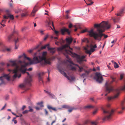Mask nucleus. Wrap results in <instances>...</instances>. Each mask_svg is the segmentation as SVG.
Returning <instances> with one entry per match:
<instances>
[{
	"label": "nucleus",
	"mask_w": 125,
	"mask_h": 125,
	"mask_svg": "<svg viewBox=\"0 0 125 125\" xmlns=\"http://www.w3.org/2000/svg\"><path fill=\"white\" fill-rule=\"evenodd\" d=\"M85 2L86 3L87 5H91L93 4L94 3V2H91V3H88L87 4L86 2V1H85Z\"/></svg>",
	"instance_id": "nucleus-48"
},
{
	"label": "nucleus",
	"mask_w": 125,
	"mask_h": 125,
	"mask_svg": "<svg viewBox=\"0 0 125 125\" xmlns=\"http://www.w3.org/2000/svg\"><path fill=\"white\" fill-rule=\"evenodd\" d=\"M26 73L29 76L25 79L24 83L19 85V87L22 88H25L27 86H30L31 85V82L32 81L31 76L30 75L29 73Z\"/></svg>",
	"instance_id": "nucleus-7"
},
{
	"label": "nucleus",
	"mask_w": 125,
	"mask_h": 125,
	"mask_svg": "<svg viewBox=\"0 0 125 125\" xmlns=\"http://www.w3.org/2000/svg\"><path fill=\"white\" fill-rule=\"evenodd\" d=\"M48 35H46L45 36V38L44 39V40H45L48 38Z\"/></svg>",
	"instance_id": "nucleus-49"
},
{
	"label": "nucleus",
	"mask_w": 125,
	"mask_h": 125,
	"mask_svg": "<svg viewBox=\"0 0 125 125\" xmlns=\"http://www.w3.org/2000/svg\"><path fill=\"white\" fill-rule=\"evenodd\" d=\"M49 44H48L45 45L44 46H42L41 47V49H45V48L47 47L48 48V47H49Z\"/></svg>",
	"instance_id": "nucleus-26"
},
{
	"label": "nucleus",
	"mask_w": 125,
	"mask_h": 125,
	"mask_svg": "<svg viewBox=\"0 0 125 125\" xmlns=\"http://www.w3.org/2000/svg\"><path fill=\"white\" fill-rule=\"evenodd\" d=\"M9 98V95H6L5 97V99L6 100H7Z\"/></svg>",
	"instance_id": "nucleus-52"
},
{
	"label": "nucleus",
	"mask_w": 125,
	"mask_h": 125,
	"mask_svg": "<svg viewBox=\"0 0 125 125\" xmlns=\"http://www.w3.org/2000/svg\"><path fill=\"white\" fill-rule=\"evenodd\" d=\"M44 74V72H42L41 73H39L38 74V76H41L42 77Z\"/></svg>",
	"instance_id": "nucleus-34"
},
{
	"label": "nucleus",
	"mask_w": 125,
	"mask_h": 125,
	"mask_svg": "<svg viewBox=\"0 0 125 125\" xmlns=\"http://www.w3.org/2000/svg\"><path fill=\"white\" fill-rule=\"evenodd\" d=\"M68 61L70 63L72 64L73 65L77 66L79 69H78V71L79 72H82L83 71V68L82 67H80L79 66L78 64L73 63V62L70 59H69Z\"/></svg>",
	"instance_id": "nucleus-13"
},
{
	"label": "nucleus",
	"mask_w": 125,
	"mask_h": 125,
	"mask_svg": "<svg viewBox=\"0 0 125 125\" xmlns=\"http://www.w3.org/2000/svg\"><path fill=\"white\" fill-rule=\"evenodd\" d=\"M23 56H24L25 59H26L30 61V64H31L33 63H37L41 62V64L42 66L47 65V64L50 65L51 64L50 62L52 60L51 58L47 59L44 57H41L40 56H35L33 58V60H31V58L27 57L25 54L24 53L23 55L19 56V59L21 58Z\"/></svg>",
	"instance_id": "nucleus-3"
},
{
	"label": "nucleus",
	"mask_w": 125,
	"mask_h": 125,
	"mask_svg": "<svg viewBox=\"0 0 125 125\" xmlns=\"http://www.w3.org/2000/svg\"><path fill=\"white\" fill-rule=\"evenodd\" d=\"M47 53L46 52H43L42 53V56H41V57H44L45 58H46L45 57V56L46 55Z\"/></svg>",
	"instance_id": "nucleus-33"
},
{
	"label": "nucleus",
	"mask_w": 125,
	"mask_h": 125,
	"mask_svg": "<svg viewBox=\"0 0 125 125\" xmlns=\"http://www.w3.org/2000/svg\"><path fill=\"white\" fill-rule=\"evenodd\" d=\"M114 92L115 94L114 96L112 97H108L107 98V99L108 101H110L112 99H115L118 97L120 93V90L117 89H115L114 90Z\"/></svg>",
	"instance_id": "nucleus-9"
},
{
	"label": "nucleus",
	"mask_w": 125,
	"mask_h": 125,
	"mask_svg": "<svg viewBox=\"0 0 125 125\" xmlns=\"http://www.w3.org/2000/svg\"><path fill=\"white\" fill-rule=\"evenodd\" d=\"M111 78L112 79V81L110 82L107 81L105 84V91L107 93L105 94V96H106L108 93H110L114 90L113 87L112 85L111 84L113 82L115 81V78L112 77H111Z\"/></svg>",
	"instance_id": "nucleus-5"
},
{
	"label": "nucleus",
	"mask_w": 125,
	"mask_h": 125,
	"mask_svg": "<svg viewBox=\"0 0 125 125\" xmlns=\"http://www.w3.org/2000/svg\"><path fill=\"white\" fill-rule=\"evenodd\" d=\"M26 107V106L25 105H23L22 108V110H23Z\"/></svg>",
	"instance_id": "nucleus-57"
},
{
	"label": "nucleus",
	"mask_w": 125,
	"mask_h": 125,
	"mask_svg": "<svg viewBox=\"0 0 125 125\" xmlns=\"http://www.w3.org/2000/svg\"><path fill=\"white\" fill-rule=\"evenodd\" d=\"M117 41V39H116V40H114L113 41L111 42V43H113L114 42H115Z\"/></svg>",
	"instance_id": "nucleus-61"
},
{
	"label": "nucleus",
	"mask_w": 125,
	"mask_h": 125,
	"mask_svg": "<svg viewBox=\"0 0 125 125\" xmlns=\"http://www.w3.org/2000/svg\"><path fill=\"white\" fill-rule=\"evenodd\" d=\"M28 108L29 109V110H28L29 112H33V109L31 107L29 106Z\"/></svg>",
	"instance_id": "nucleus-36"
},
{
	"label": "nucleus",
	"mask_w": 125,
	"mask_h": 125,
	"mask_svg": "<svg viewBox=\"0 0 125 125\" xmlns=\"http://www.w3.org/2000/svg\"><path fill=\"white\" fill-rule=\"evenodd\" d=\"M10 7L11 8H13V3L10 2L9 4Z\"/></svg>",
	"instance_id": "nucleus-45"
},
{
	"label": "nucleus",
	"mask_w": 125,
	"mask_h": 125,
	"mask_svg": "<svg viewBox=\"0 0 125 125\" xmlns=\"http://www.w3.org/2000/svg\"><path fill=\"white\" fill-rule=\"evenodd\" d=\"M121 90L122 91H125V83L124 85L121 88Z\"/></svg>",
	"instance_id": "nucleus-32"
},
{
	"label": "nucleus",
	"mask_w": 125,
	"mask_h": 125,
	"mask_svg": "<svg viewBox=\"0 0 125 125\" xmlns=\"http://www.w3.org/2000/svg\"><path fill=\"white\" fill-rule=\"evenodd\" d=\"M29 112V111L28 110H25V111H23L22 112V113L23 114H27Z\"/></svg>",
	"instance_id": "nucleus-43"
},
{
	"label": "nucleus",
	"mask_w": 125,
	"mask_h": 125,
	"mask_svg": "<svg viewBox=\"0 0 125 125\" xmlns=\"http://www.w3.org/2000/svg\"><path fill=\"white\" fill-rule=\"evenodd\" d=\"M74 27L75 28H76L74 29V31H77V29H78V28H76V26L75 25L74 26Z\"/></svg>",
	"instance_id": "nucleus-58"
},
{
	"label": "nucleus",
	"mask_w": 125,
	"mask_h": 125,
	"mask_svg": "<svg viewBox=\"0 0 125 125\" xmlns=\"http://www.w3.org/2000/svg\"><path fill=\"white\" fill-rule=\"evenodd\" d=\"M48 50L50 51V53H53L55 52L54 50L55 48H49V47H48Z\"/></svg>",
	"instance_id": "nucleus-19"
},
{
	"label": "nucleus",
	"mask_w": 125,
	"mask_h": 125,
	"mask_svg": "<svg viewBox=\"0 0 125 125\" xmlns=\"http://www.w3.org/2000/svg\"><path fill=\"white\" fill-rule=\"evenodd\" d=\"M14 33H17V32H16V31H13V33L12 34H11L8 37V41H10V39H11L12 36L13 35V34Z\"/></svg>",
	"instance_id": "nucleus-23"
},
{
	"label": "nucleus",
	"mask_w": 125,
	"mask_h": 125,
	"mask_svg": "<svg viewBox=\"0 0 125 125\" xmlns=\"http://www.w3.org/2000/svg\"><path fill=\"white\" fill-rule=\"evenodd\" d=\"M60 32L61 34L63 35L64 34L65 32H67L68 34H69L70 33V32L69 31L68 29L64 28L63 29H61L60 30Z\"/></svg>",
	"instance_id": "nucleus-14"
},
{
	"label": "nucleus",
	"mask_w": 125,
	"mask_h": 125,
	"mask_svg": "<svg viewBox=\"0 0 125 125\" xmlns=\"http://www.w3.org/2000/svg\"><path fill=\"white\" fill-rule=\"evenodd\" d=\"M97 111V110H95L94 111L93 113V114L94 115H95Z\"/></svg>",
	"instance_id": "nucleus-59"
},
{
	"label": "nucleus",
	"mask_w": 125,
	"mask_h": 125,
	"mask_svg": "<svg viewBox=\"0 0 125 125\" xmlns=\"http://www.w3.org/2000/svg\"><path fill=\"white\" fill-rule=\"evenodd\" d=\"M12 121L14 122V123L15 124H16L17 123V121H16V120H12Z\"/></svg>",
	"instance_id": "nucleus-64"
},
{
	"label": "nucleus",
	"mask_w": 125,
	"mask_h": 125,
	"mask_svg": "<svg viewBox=\"0 0 125 125\" xmlns=\"http://www.w3.org/2000/svg\"><path fill=\"white\" fill-rule=\"evenodd\" d=\"M124 10L122 9L120 10L119 12H118L117 14H115V15H116L117 16H121L122 14L124 12Z\"/></svg>",
	"instance_id": "nucleus-22"
},
{
	"label": "nucleus",
	"mask_w": 125,
	"mask_h": 125,
	"mask_svg": "<svg viewBox=\"0 0 125 125\" xmlns=\"http://www.w3.org/2000/svg\"><path fill=\"white\" fill-rule=\"evenodd\" d=\"M45 92L46 93L50 95H52V94H51L49 92L45 91Z\"/></svg>",
	"instance_id": "nucleus-54"
},
{
	"label": "nucleus",
	"mask_w": 125,
	"mask_h": 125,
	"mask_svg": "<svg viewBox=\"0 0 125 125\" xmlns=\"http://www.w3.org/2000/svg\"><path fill=\"white\" fill-rule=\"evenodd\" d=\"M37 104L39 105L41 107H43V102H39L37 103Z\"/></svg>",
	"instance_id": "nucleus-30"
},
{
	"label": "nucleus",
	"mask_w": 125,
	"mask_h": 125,
	"mask_svg": "<svg viewBox=\"0 0 125 125\" xmlns=\"http://www.w3.org/2000/svg\"><path fill=\"white\" fill-rule=\"evenodd\" d=\"M124 101H122L121 103V108L122 109V110H123L125 109V107L124 106Z\"/></svg>",
	"instance_id": "nucleus-21"
},
{
	"label": "nucleus",
	"mask_w": 125,
	"mask_h": 125,
	"mask_svg": "<svg viewBox=\"0 0 125 125\" xmlns=\"http://www.w3.org/2000/svg\"><path fill=\"white\" fill-rule=\"evenodd\" d=\"M88 31H87V29H85L83 30L81 32V33H84L86 31H87L88 32ZM88 33H89V32H88ZM88 34H89V33H88Z\"/></svg>",
	"instance_id": "nucleus-37"
},
{
	"label": "nucleus",
	"mask_w": 125,
	"mask_h": 125,
	"mask_svg": "<svg viewBox=\"0 0 125 125\" xmlns=\"http://www.w3.org/2000/svg\"><path fill=\"white\" fill-rule=\"evenodd\" d=\"M94 106L91 105H87L84 106V108L86 110H88L92 108Z\"/></svg>",
	"instance_id": "nucleus-18"
},
{
	"label": "nucleus",
	"mask_w": 125,
	"mask_h": 125,
	"mask_svg": "<svg viewBox=\"0 0 125 125\" xmlns=\"http://www.w3.org/2000/svg\"><path fill=\"white\" fill-rule=\"evenodd\" d=\"M62 108H70V107L68 105H62Z\"/></svg>",
	"instance_id": "nucleus-28"
},
{
	"label": "nucleus",
	"mask_w": 125,
	"mask_h": 125,
	"mask_svg": "<svg viewBox=\"0 0 125 125\" xmlns=\"http://www.w3.org/2000/svg\"><path fill=\"white\" fill-rule=\"evenodd\" d=\"M4 68H3L0 66V71L2 72Z\"/></svg>",
	"instance_id": "nucleus-50"
},
{
	"label": "nucleus",
	"mask_w": 125,
	"mask_h": 125,
	"mask_svg": "<svg viewBox=\"0 0 125 125\" xmlns=\"http://www.w3.org/2000/svg\"><path fill=\"white\" fill-rule=\"evenodd\" d=\"M47 108L51 112H52L51 110L55 111H56L57 110L56 108L52 107L51 106L49 105L47 106Z\"/></svg>",
	"instance_id": "nucleus-15"
},
{
	"label": "nucleus",
	"mask_w": 125,
	"mask_h": 125,
	"mask_svg": "<svg viewBox=\"0 0 125 125\" xmlns=\"http://www.w3.org/2000/svg\"><path fill=\"white\" fill-rule=\"evenodd\" d=\"M27 16L26 13H23L21 14V16L22 17H25Z\"/></svg>",
	"instance_id": "nucleus-38"
},
{
	"label": "nucleus",
	"mask_w": 125,
	"mask_h": 125,
	"mask_svg": "<svg viewBox=\"0 0 125 125\" xmlns=\"http://www.w3.org/2000/svg\"><path fill=\"white\" fill-rule=\"evenodd\" d=\"M95 77L96 81L100 83H101L103 80L102 75L100 73H95Z\"/></svg>",
	"instance_id": "nucleus-10"
},
{
	"label": "nucleus",
	"mask_w": 125,
	"mask_h": 125,
	"mask_svg": "<svg viewBox=\"0 0 125 125\" xmlns=\"http://www.w3.org/2000/svg\"><path fill=\"white\" fill-rule=\"evenodd\" d=\"M54 29V30H54V32L55 33V34H57V35H58L59 33V31H57L55 29V28H54V29Z\"/></svg>",
	"instance_id": "nucleus-41"
},
{
	"label": "nucleus",
	"mask_w": 125,
	"mask_h": 125,
	"mask_svg": "<svg viewBox=\"0 0 125 125\" xmlns=\"http://www.w3.org/2000/svg\"><path fill=\"white\" fill-rule=\"evenodd\" d=\"M72 26H73L72 24L71 23H70L69 25V27L70 28H71L72 27Z\"/></svg>",
	"instance_id": "nucleus-51"
},
{
	"label": "nucleus",
	"mask_w": 125,
	"mask_h": 125,
	"mask_svg": "<svg viewBox=\"0 0 125 125\" xmlns=\"http://www.w3.org/2000/svg\"><path fill=\"white\" fill-rule=\"evenodd\" d=\"M8 16H6L5 15H4L3 16L4 18L5 19H7L9 18V15L8 14H7Z\"/></svg>",
	"instance_id": "nucleus-40"
},
{
	"label": "nucleus",
	"mask_w": 125,
	"mask_h": 125,
	"mask_svg": "<svg viewBox=\"0 0 125 125\" xmlns=\"http://www.w3.org/2000/svg\"><path fill=\"white\" fill-rule=\"evenodd\" d=\"M120 80H122L123 78V77H124L123 74H121L120 75Z\"/></svg>",
	"instance_id": "nucleus-47"
},
{
	"label": "nucleus",
	"mask_w": 125,
	"mask_h": 125,
	"mask_svg": "<svg viewBox=\"0 0 125 125\" xmlns=\"http://www.w3.org/2000/svg\"><path fill=\"white\" fill-rule=\"evenodd\" d=\"M73 40L71 38H67L66 39V44L65 45L58 48L57 49L59 51L63 52V54L66 56L67 58H68V54L72 55L73 53L71 50H72L73 49L70 47L69 46Z\"/></svg>",
	"instance_id": "nucleus-4"
},
{
	"label": "nucleus",
	"mask_w": 125,
	"mask_h": 125,
	"mask_svg": "<svg viewBox=\"0 0 125 125\" xmlns=\"http://www.w3.org/2000/svg\"><path fill=\"white\" fill-rule=\"evenodd\" d=\"M9 62L10 64L7 63V67L11 66L15 67V68L13 70L11 69L8 70L10 72L14 74L13 76V78L15 79L17 77L19 78L21 76V73H24L25 72L26 70L25 67L28 65V63L26 62L24 60L22 61L19 60L18 62H17L16 61L10 60Z\"/></svg>",
	"instance_id": "nucleus-2"
},
{
	"label": "nucleus",
	"mask_w": 125,
	"mask_h": 125,
	"mask_svg": "<svg viewBox=\"0 0 125 125\" xmlns=\"http://www.w3.org/2000/svg\"><path fill=\"white\" fill-rule=\"evenodd\" d=\"M94 27L97 28V32L94 31L93 29H91L88 31L90 37H93L95 40L99 41L101 40L103 36H104L105 39L108 37L107 35L103 33L105 29H108L111 27L110 24L108 21H103L99 24H95Z\"/></svg>",
	"instance_id": "nucleus-1"
},
{
	"label": "nucleus",
	"mask_w": 125,
	"mask_h": 125,
	"mask_svg": "<svg viewBox=\"0 0 125 125\" xmlns=\"http://www.w3.org/2000/svg\"><path fill=\"white\" fill-rule=\"evenodd\" d=\"M91 124L93 125H96L97 122H92L91 123Z\"/></svg>",
	"instance_id": "nucleus-46"
},
{
	"label": "nucleus",
	"mask_w": 125,
	"mask_h": 125,
	"mask_svg": "<svg viewBox=\"0 0 125 125\" xmlns=\"http://www.w3.org/2000/svg\"><path fill=\"white\" fill-rule=\"evenodd\" d=\"M37 10V6L36 5L35 6L32 12L31 15L33 16H34L35 15L34 14Z\"/></svg>",
	"instance_id": "nucleus-16"
},
{
	"label": "nucleus",
	"mask_w": 125,
	"mask_h": 125,
	"mask_svg": "<svg viewBox=\"0 0 125 125\" xmlns=\"http://www.w3.org/2000/svg\"><path fill=\"white\" fill-rule=\"evenodd\" d=\"M6 104H5V105L0 110H3L5 108V107L6 106Z\"/></svg>",
	"instance_id": "nucleus-55"
},
{
	"label": "nucleus",
	"mask_w": 125,
	"mask_h": 125,
	"mask_svg": "<svg viewBox=\"0 0 125 125\" xmlns=\"http://www.w3.org/2000/svg\"><path fill=\"white\" fill-rule=\"evenodd\" d=\"M70 66L71 67V70H74L76 71V68L74 67H72L71 65H70Z\"/></svg>",
	"instance_id": "nucleus-35"
},
{
	"label": "nucleus",
	"mask_w": 125,
	"mask_h": 125,
	"mask_svg": "<svg viewBox=\"0 0 125 125\" xmlns=\"http://www.w3.org/2000/svg\"><path fill=\"white\" fill-rule=\"evenodd\" d=\"M66 77L68 80H69L70 81H71V79H71L70 77L68 76L67 75V76H66V77Z\"/></svg>",
	"instance_id": "nucleus-62"
},
{
	"label": "nucleus",
	"mask_w": 125,
	"mask_h": 125,
	"mask_svg": "<svg viewBox=\"0 0 125 125\" xmlns=\"http://www.w3.org/2000/svg\"><path fill=\"white\" fill-rule=\"evenodd\" d=\"M81 40L82 42H85L87 43L89 42V41L87 38H84L83 39H82Z\"/></svg>",
	"instance_id": "nucleus-20"
},
{
	"label": "nucleus",
	"mask_w": 125,
	"mask_h": 125,
	"mask_svg": "<svg viewBox=\"0 0 125 125\" xmlns=\"http://www.w3.org/2000/svg\"><path fill=\"white\" fill-rule=\"evenodd\" d=\"M3 77L6 78L8 81L9 80H10V77L9 75V74H3L2 76L0 77V81L1 82V83H0V86L4 83L3 81Z\"/></svg>",
	"instance_id": "nucleus-12"
},
{
	"label": "nucleus",
	"mask_w": 125,
	"mask_h": 125,
	"mask_svg": "<svg viewBox=\"0 0 125 125\" xmlns=\"http://www.w3.org/2000/svg\"><path fill=\"white\" fill-rule=\"evenodd\" d=\"M44 111L45 112V114L47 115L48 114V112L46 109H45Z\"/></svg>",
	"instance_id": "nucleus-63"
},
{
	"label": "nucleus",
	"mask_w": 125,
	"mask_h": 125,
	"mask_svg": "<svg viewBox=\"0 0 125 125\" xmlns=\"http://www.w3.org/2000/svg\"><path fill=\"white\" fill-rule=\"evenodd\" d=\"M9 18V17L10 19L11 20H13L14 19V17L13 15H11L10 14H8Z\"/></svg>",
	"instance_id": "nucleus-29"
},
{
	"label": "nucleus",
	"mask_w": 125,
	"mask_h": 125,
	"mask_svg": "<svg viewBox=\"0 0 125 125\" xmlns=\"http://www.w3.org/2000/svg\"><path fill=\"white\" fill-rule=\"evenodd\" d=\"M112 19L113 20V21L115 23L116 22V20L117 19L116 18H112Z\"/></svg>",
	"instance_id": "nucleus-44"
},
{
	"label": "nucleus",
	"mask_w": 125,
	"mask_h": 125,
	"mask_svg": "<svg viewBox=\"0 0 125 125\" xmlns=\"http://www.w3.org/2000/svg\"><path fill=\"white\" fill-rule=\"evenodd\" d=\"M91 49L90 50H87L86 48H85V50H86V52L89 54V56L91 54L92 52H94L95 51V48H96L97 46L96 44H95L94 45H90Z\"/></svg>",
	"instance_id": "nucleus-11"
},
{
	"label": "nucleus",
	"mask_w": 125,
	"mask_h": 125,
	"mask_svg": "<svg viewBox=\"0 0 125 125\" xmlns=\"http://www.w3.org/2000/svg\"><path fill=\"white\" fill-rule=\"evenodd\" d=\"M59 71L60 72V73L62 74H63L64 76L65 77H66L67 76V75L66 73L64 72V71L61 70L60 69H59Z\"/></svg>",
	"instance_id": "nucleus-24"
},
{
	"label": "nucleus",
	"mask_w": 125,
	"mask_h": 125,
	"mask_svg": "<svg viewBox=\"0 0 125 125\" xmlns=\"http://www.w3.org/2000/svg\"><path fill=\"white\" fill-rule=\"evenodd\" d=\"M42 77L41 76H38L39 80V82L42 81V83L43 82L42 81Z\"/></svg>",
	"instance_id": "nucleus-31"
},
{
	"label": "nucleus",
	"mask_w": 125,
	"mask_h": 125,
	"mask_svg": "<svg viewBox=\"0 0 125 125\" xmlns=\"http://www.w3.org/2000/svg\"><path fill=\"white\" fill-rule=\"evenodd\" d=\"M90 99L91 101H93L95 103H97V102L96 101H94V99L93 98L91 97L90 98Z\"/></svg>",
	"instance_id": "nucleus-42"
},
{
	"label": "nucleus",
	"mask_w": 125,
	"mask_h": 125,
	"mask_svg": "<svg viewBox=\"0 0 125 125\" xmlns=\"http://www.w3.org/2000/svg\"><path fill=\"white\" fill-rule=\"evenodd\" d=\"M33 49L30 50H28V52L30 53H31L33 51Z\"/></svg>",
	"instance_id": "nucleus-53"
},
{
	"label": "nucleus",
	"mask_w": 125,
	"mask_h": 125,
	"mask_svg": "<svg viewBox=\"0 0 125 125\" xmlns=\"http://www.w3.org/2000/svg\"><path fill=\"white\" fill-rule=\"evenodd\" d=\"M14 41L15 42V48L16 49H17V43L19 41V39L17 38V39H14Z\"/></svg>",
	"instance_id": "nucleus-25"
},
{
	"label": "nucleus",
	"mask_w": 125,
	"mask_h": 125,
	"mask_svg": "<svg viewBox=\"0 0 125 125\" xmlns=\"http://www.w3.org/2000/svg\"><path fill=\"white\" fill-rule=\"evenodd\" d=\"M72 56L75 57L76 58L77 61L80 64L82 63V62L85 61H86V60H84L86 57V56L83 55L80 56V55H78L74 53L71 55Z\"/></svg>",
	"instance_id": "nucleus-8"
},
{
	"label": "nucleus",
	"mask_w": 125,
	"mask_h": 125,
	"mask_svg": "<svg viewBox=\"0 0 125 125\" xmlns=\"http://www.w3.org/2000/svg\"><path fill=\"white\" fill-rule=\"evenodd\" d=\"M52 24V26L53 27V29H54V24L53 21L51 20H49V21L48 22V26H49L52 29V30H53V29L52 28V27L50 26V25Z\"/></svg>",
	"instance_id": "nucleus-17"
},
{
	"label": "nucleus",
	"mask_w": 125,
	"mask_h": 125,
	"mask_svg": "<svg viewBox=\"0 0 125 125\" xmlns=\"http://www.w3.org/2000/svg\"><path fill=\"white\" fill-rule=\"evenodd\" d=\"M114 66L115 68H118L119 67L118 64L116 62H114Z\"/></svg>",
	"instance_id": "nucleus-27"
},
{
	"label": "nucleus",
	"mask_w": 125,
	"mask_h": 125,
	"mask_svg": "<svg viewBox=\"0 0 125 125\" xmlns=\"http://www.w3.org/2000/svg\"><path fill=\"white\" fill-rule=\"evenodd\" d=\"M102 110L104 113L105 114L104 116L103 119V120L105 121L110 119L114 113V110H112L111 111H108L105 108H103Z\"/></svg>",
	"instance_id": "nucleus-6"
},
{
	"label": "nucleus",
	"mask_w": 125,
	"mask_h": 125,
	"mask_svg": "<svg viewBox=\"0 0 125 125\" xmlns=\"http://www.w3.org/2000/svg\"><path fill=\"white\" fill-rule=\"evenodd\" d=\"M85 73H86L87 74V75H88L89 73L90 72V71H85Z\"/></svg>",
	"instance_id": "nucleus-60"
},
{
	"label": "nucleus",
	"mask_w": 125,
	"mask_h": 125,
	"mask_svg": "<svg viewBox=\"0 0 125 125\" xmlns=\"http://www.w3.org/2000/svg\"><path fill=\"white\" fill-rule=\"evenodd\" d=\"M81 77L84 78L86 76V75L85 73H83L81 75Z\"/></svg>",
	"instance_id": "nucleus-39"
},
{
	"label": "nucleus",
	"mask_w": 125,
	"mask_h": 125,
	"mask_svg": "<svg viewBox=\"0 0 125 125\" xmlns=\"http://www.w3.org/2000/svg\"><path fill=\"white\" fill-rule=\"evenodd\" d=\"M6 21V20H3L2 21V22L3 23H5Z\"/></svg>",
	"instance_id": "nucleus-56"
}]
</instances>
